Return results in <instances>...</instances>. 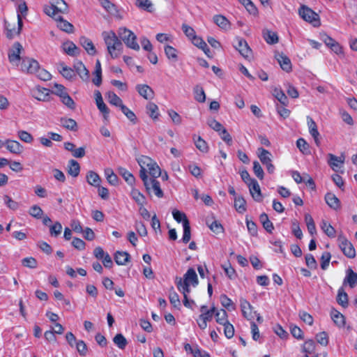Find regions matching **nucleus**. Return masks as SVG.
Segmentation results:
<instances>
[{
    "label": "nucleus",
    "instance_id": "obj_1",
    "mask_svg": "<svg viewBox=\"0 0 357 357\" xmlns=\"http://www.w3.org/2000/svg\"><path fill=\"white\" fill-rule=\"evenodd\" d=\"M102 36L112 59H116L123 52V43L113 31H103Z\"/></svg>",
    "mask_w": 357,
    "mask_h": 357
},
{
    "label": "nucleus",
    "instance_id": "obj_2",
    "mask_svg": "<svg viewBox=\"0 0 357 357\" xmlns=\"http://www.w3.org/2000/svg\"><path fill=\"white\" fill-rule=\"evenodd\" d=\"M118 34L128 48L136 51L139 50V45L137 43V36L132 31L125 27H121L119 29Z\"/></svg>",
    "mask_w": 357,
    "mask_h": 357
},
{
    "label": "nucleus",
    "instance_id": "obj_3",
    "mask_svg": "<svg viewBox=\"0 0 357 357\" xmlns=\"http://www.w3.org/2000/svg\"><path fill=\"white\" fill-rule=\"evenodd\" d=\"M298 14L305 21L312 24L314 27L320 25L319 15L306 6H302L298 10Z\"/></svg>",
    "mask_w": 357,
    "mask_h": 357
},
{
    "label": "nucleus",
    "instance_id": "obj_4",
    "mask_svg": "<svg viewBox=\"0 0 357 357\" xmlns=\"http://www.w3.org/2000/svg\"><path fill=\"white\" fill-rule=\"evenodd\" d=\"M337 241L339 246L344 255L349 259H353L356 257V250L352 243L349 241L343 235H339Z\"/></svg>",
    "mask_w": 357,
    "mask_h": 357
},
{
    "label": "nucleus",
    "instance_id": "obj_5",
    "mask_svg": "<svg viewBox=\"0 0 357 357\" xmlns=\"http://www.w3.org/2000/svg\"><path fill=\"white\" fill-rule=\"evenodd\" d=\"M258 156L261 163L266 167L269 174H273L275 171V167L272 164V154L265 149L260 147L257 149Z\"/></svg>",
    "mask_w": 357,
    "mask_h": 357
},
{
    "label": "nucleus",
    "instance_id": "obj_6",
    "mask_svg": "<svg viewBox=\"0 0 357 357\" xmlns=\"http://www.w3.org/2000/svg\"><path fill=\"white\" fill-rule=\"evenodd\" d=\"M23 50L22 45L19 42H15L8 51V60L10 63L18 66L19 63L22 61L20 54Z\"/></svg>",
    "mask_w": 357,
    "mask_h": 357
},
{
    "label": "nucleus",
    "instance_id": "obj_7",
    "mask_svg": "<svg viewBox=\"0 0 357 357\" xmlns=\"http://www.w3.org/2000/svg\"><path fill=\"white\" fill-rule=\"evenodd\" d=\"M15 23L13 24H10V22H8L6 20H4V28L6 31V36L8 39H12L14 38L15 35H19L21 32V30L23 26V22L22 16L20 15V14L17 16V30H15Z\"/></svg>",
    "mask_w": 357,
    "mask_h": 357
},
{
    "label": "nucleus",
    "instance_id": "obj_8",
    "mask_svg": "<svg viewBox=\"0 0 357 357\" xmlns=\"http://www.w3.org/2000/svg\"><path fill=\"white\" fill-rule=\"evenodd\" d=\"M144 185L145 186L146 190L149 195L153 194L158 198L163 197V191L161 189L160 182L157 179L151 178V179L149 180L146 184H144Z\"/></svg>",
    "mask_w": 357,
    "mask_h": 357
},
{
    "label": "nucleus",
    "instance_id": "obj_9",
    "mask_svg": "<svg viewBox=\"0 0 357 357\" xmlns=\"http://www.w3.org/2000/svg\"><path fill=\"white\" fill-rule=\"evenodd\" d=\"M38 68L39 63L36 60L29 57L22 59L20 69L22 72L33 74L36 73Z\"/></svg>",
    "mask_w": 357,
    "mask_h": 357
},
{
    "label": "nucleus",
    "instance_id": "obj_10",
    "mask_svg": "<svg viewBox=\"0 0 357 357\" xmlns=\"http://www.w3.org/2000/svg\"><path fill=\"white\" fill-rule=\"evenodd\" d=\"M237 44L234 45L236 50L245 58H250L252 55V50L247 41L242 38H236Z\"/></svg>",
    "mask_w": 357,
    "mask_h": 357
},
{
    "label": "nucleus",
    "instance_id": "obj_11",
    "mask_svg": "<svg viewBox=\"0 0 357 357\" xmlns=\"http://www.w3.org/2000/svg\"><path fill=\"white\" fill-rule=\"evenodd\" d=\"M240 305L243 317L248 320L253 319V314H256V312L253 311V307L251 304L246 299L241 298L240 299Z\"/></svg>",
    "mask_w": 357,
    "mask_h": 357
},
{
    "label": "nucleus",
    "instance_id": "obj_12",
    "mask_svg": "<svg viewBox=\"0 0 357 357\" xmlns=\"http://www.w3.org/2000/svg\"><path fill=\"white\" fill-rule=\"evenodd\" d=\"M328 163L332 169L335 172H337L338 169L342 167L344 162V156L342 155L337 157L332 153L328 154Z\"/></svg>",
    "mask_w": 357,
    "mask_h": 357
},
{
    "label": "nucleus",
    "instance_id": "obj_13",
    "mask_svg": "<svg viewBox=\"0 0 357 357\" xmlns=\"http://www.w3.org/2000/svg\"><path fill=\"white\" fill-rule=\"evenodd\" d=\"M135 89L139 94L146 100H151L154 98L153 90L147 84H137Z\"/></svg>",
    "mask_w": 357,
    "mask_h": 357
},
{
    "label": "nucleus",
    "instance_id": "obj_14",
    "mask_svg": "<svg viewBox=\"0 0 357 357\" xmlns=\"http://www.w3.org/2000/svg\"><path fill=\"white\" fill-rule=\"evenodd\" d=\"M248 188L250 192L252 197V198L256 202L261 201V192L259 185L258 182L255 179H252L251 183H249Z\"/></svg>",
    "mask_w": 357,
    "mask_h": 357
},
{
    "label": "nucleus",
    "instance_id": "obj_15",
    "mask_svg": "<svg viewBox=\"0 0 357 357\" xmlns=\"http://www.w3.org/2000/svg\"><path fill=\"white\" fill-rule=\"evenodd\" d=\"M5 146L11 153L19 155L23 151V146L20 142L15 140L6 139Z\"/></svg>",
    "mask_w": 357,
    "mask_h": 357
},
{
    "label": "nucleus",
    "instance_id": "obj_16",
    "mask_svg": "<svg viewBox=\"0 0 357 357\" xmlns=\"http://www.w3.org/2000/svg\"><path fill=\"white\" fill-rule=\"evenodd\" d=\"M147 161L146 166L149 169V173L151 175V178L156 179L161 175V169L156 162H153L150 158H146Z\"/></svg>",
    "mask_w": 357,
    "mask_h": 357
},
{
    "label": "nucleus",
    "instance_id": "obj_17",
    "mask_svg": "<svg viewBox=\"0 0 357 357\" xmlns=\"http://www.w3.org/2000/svg\"><path fill=\"white\" fill-rule=\"evenodd\" d=\"M50 91L45 88L37 87L31 92L32 96L40 101L49 100Z\"/></svg>",
    "mask_w": 357,
    "mask_h": 357
},
{
    "label": "nucleus",
    "instance_id": "obj_18",
    "mask_svg": "<svg viewBox=\"0 0 357 357\" xmlns=\"http://www.w3.org/2000/svg\"><path fill=\"white\" fill-rule=\"evenodd\" d=\"M307 123L310 135L314 138L316 144L319 146L320 144L319 139L318 138L319 136V132H318L316 123L310 116H307Z\"/></svg>",
    "mask_w": 357,
    "mask_h": 357
},
{
    "label": "nucleus",
    "instance_id": "obj_19",
    "mask_svg": "<svg viewBox=\"0 0 357 357\" xmlns=\"http://www.w3.org/2000/svg\"><path fill=\"white\" fill-rule=\"evenodd\" d=\"M325 201L330 208L335 211L341 208L340 199L333 193H326L325 195Z\"/></svg>",
    "mask_w": 357,
    "mask_h": 357
},
{
    "label": "nucleus",
    "instance_id": "obj_20",
    "mask_svg": "<svg viewBox=\"0 0 357 357\" xmlns=\"http://www.w3.org/2000/svg\"><path fill=\"white\" fill-rule=\"evenodd\" d=\"M79 43L89 54L95 55L96 54V49L89 38L86 36H81L79 38Z\"/></svg>",
    "mask_w": 357,
    "mask_h": 357
},
{
    "label": "nucleus",
    "instance_id": "obj_21",
    "mask_svg": "<svg viewBox=\"0 0 357 357\" xmlns=\"http://www.w3.org/2000/svg\"><path fill=\"white\" fill-rule=\"evenodd\" d=\"M275 58L282 70L286 72L291 70V63L289 58L283 54H277Z\"/></svg>",
    "mask_w": 357,
    "mask_h": 357
},
{
    "label": "nucleus",
    "instance_id": "obj_22",
    "mask_svg": "<svg viewBox=\"0 0 357 357\" xmlns=\"http://www.w3.org/2000/svg\"><path fill=\"white\" fill-rule=\"evenodd\" d=\"M183 282L190 284H192V286L195 287L198 284V278L195 271L192 268H190L187 272L185 273L183 276Z\"/></svg>",
    "mask_w": 357,
    "mask_h": 357
},
{
    "label": "nucleus",
    "instance_id": "obj_23",
    "mask_svg": "<svg viewBox=\"0 0 357 357\" xmlns=\"http://www.w3.org/2000/svg\"><path fill=\"white\" fill-rule=\"evenodd\" d=\"M349 284L351 288H354L357 284V273L354 272L351 268L346 271V277L344 279L343 284Z\"/></svg>",
    "mask_w": 357,
    "mask_h": 357
},
{
    "label": "nucleus",
    "instance_id": "obj_24",
    "mask_svg": "<svg viewBox=\"0 0 357 357\" xmlns=\"http://www.w3.org/2000/svg\"><path fill=\"white\" fill-rule=\"evenodd\" d=\"M74 68L82 80L87 81L89 79V72L82 61L76 62L74 64Z\"/></svg>",
    "mask_w": 357,
    "mask_h": 357
},
{
    "label": "nucleus",
    "instance_id": "obj_25",
    "mask_svg": "<svg viewBox=\"0 0 357 357\" xmlns=\"http://www.w3.org/2000/svg\"><path fill=\"white\" fill-rule=\"evenodd\" d=\"M62 47L67 54L73 56L78 55L80 52L79 49L75 45V44L70 41L63 43Z\"/></svg>",
    "mask_w": 357,
    "mask_h": 357
},
{
    "label": "nucleus",
    "instance_id": "obj_26",
    "mask_svg": "<svg viewBox=\"0 0 357 357\" xmlns=\"http://www.w3.org/2000/svg\"><path fill=\"white\" fill-rule=\"evenodd\" d=\"M55 20L58 22L57 26L61 30L67 33H72L73 31V25L68 21L63 20V17L61 15H59L58 17H56Z\"/></svg>",
    "mask_w": 357,
    "mask_h": 357
},
{
    "label": "nucleus",
    "instance_id": "obj_27",
    "mask_svg": "<svg viewBox=\"0 0 357 357\" xmlns=\"http://www.w3.org/2000/svg\"><path fill=\"white\" fill-rule=\"evenodd\" d=\"M59 71L63 77L67 79H71L75 77L74 70L65 65L63 62L59 63Z\"/></svg>",
    "mask_w": 357,
    "mask_h": 357
},
{
    "label": "nucleus",
    "instance_id": "obj_28",
    "mask_svg": "<svg viewBox=\"0 0 357 357\" xmlns=\"http://www.w3.org/2000/svg\"><path fill=\"white\" fill-rule=\"evenodd\" d=\"M87 183L94 187L99 186L101 183V178L99 175L93 171H89L86 176Z\"/></svg>",
    "mask_w": 357,
    "mask_h": 357
},
{
    "label": "nucleus",
    "instance_id": "obj_29",
    "mask_svg": "<svg viewBox=\"0 0 357 357\" xmlns=\"http://www.w3.org/2000/svg\"><path fill=\"white\" fill-rule=\"evenodd\" d=\"M130 256L127 252L117 251L114 255V260L118 265H126Z\"/></svg>",
    "mask_w": 357,
    "mask_h": 357
},
{
    "label": "nucleus",
    "instance_id": "obj_30",
    "mask_svg": "<svg viewBox=\"0 0 357 357\" xmlns=\"http://www.w3.org/2000/svg\"><path fill=\"white\" fill-rule=\"evenodd\" d=\"M213 22L220 28L227 30L229 29L230 23L229 20L222 15H216L213 17Z\"/></svg>",
    "mask_w": 357,
    "mask_h": 357
},
{
    "label": "nucleus",
    "instance_id": "obj_31",
    "mask_svg": "<svg viewBox=\"0 0 357 357\" xmlns=\"http://www.w3.org/2000/svg\"><path fill=\"white\" fill-rule=\"evenodd\" d=\"M263 37L265 41L270 45H273L278 42V34L268 29L263 31Z\"/></svg>",
    "mask_w": 357,
    "mask_h": 357
},
{
    "label": "nucleus",
    "instance_id": "obj_32",
    "mask_svg": "<svg viewBox=\"0 0 357 357\" xmlns=\"http://www.w3.org/2000/svg\"><path fill=\"white\" fill-rule=\"evenodd\" d=\"M135 5L139 9L149 13H152L154 10L153 4L150 0H135Z\"/></svg>",
    "mask_w": 357,
    "mask_h": 357
},
{
    "label": "nucleus",
    "instance_id": "obj_33",
    "mask_svg": "<svg viewBox=\"0 0 357 357\" xmlns=\"http://www.w3.org/2000/svg\"><path fill=\"white\" fill-rule=\"evenodd\" d=\"M60 122L61 126L68 130L76 131L78 129L77 122L73 119L61 118Z\"/></svg>",
    "mask_w": 357,
    "mask_h": 357
},
{
    "label": "nucleus",
    "instance_id": "obj_34",
    "mask_svg": "<svg viewBox=\"0 0 357 357\" xmlns=\"http://www.w3.org/2000/svg\"><path fill=\"white\" fill-rule=\"evenodd\" d=\"M234 207L238 213H243L246 211V201L241 196L235 197Z\"/></svg>",
    "mask_w": 357,
    "mask_h": 357
},
{
    "label": "nucleus",
    "instance_id": "obj_35",
    "mask_svg": "<svg viewBox=\"0 0 357 357\" xmlns=\"http://www.w3.org/2000/svg\"><path fill=\"white\" fill-rule=\"evenodd\" d=\"M80 172V166L75 160H70L68 162V173L73 177H77Z\"/></svg>",
    "mask_w": 357,
    "mask_h": 357
},
{
    "label": "nucleus",
    "instance_id": "obj_36",
    "mask_svg": "<svg viewBox=\"0 0 357 357\" xmlns=\"http://www.w3.org/2000/svg\"><path fill=\"white\" fill-rule=\"evenodd\" d=\"M50 3L59 13H66L68 11V5L63 0H50Z\"/></svg>",
    "mask_w": 357,
    "mask_h": 357
},
{
    "label": "nucleus",
    "instance_id": "obj_37",
    "mask_svg": "<svg viewBox=\"0 0 357 357\" xmlns=\"http://www.w3.org/2000/svg\"><path fill=\"white\" fill-rule=\"evenodd\" d=\"M195 99L199 102H204L206 100V94L204 89L200 85H196L193 89Z\"/></svg>",
    "mask_w": 357,
    "mask_h": 357
},
{
    "label": "nucleus",
    "instance_id": "obj_38",
    "mask_svg": "<svg viewBox=\"0 0 357 357\" xmlns=\"http://www.w3.org/2000/svg\"><path fill=\"white\" fill-rule=\"evenodd\" d=\"M337 302L343 307H347L348 306V295L342 287L338 289Z\"/></svg>",
    "mask_w": 357,
    "mask_h": 357
},
{
    "label": "nucleus",
    "instance_id": "obj_39",
    "mask_svg": "<svg viewBox=\"0 0 357 357\" xmlns=\"http://www.w3.org/2000/svg\"><path fill=\"white\" fill-rule=\"evenodd\" d=\"M331 318L334 323L340 327L344 326L345 324L344 317L338 311L333 310L331 312Z\"/></svg>",
    "mask_w": 357,
    "mask_h": 357
},
{
    "label": "nucleus",
    "instance_id": "obj_40",
    "mask_svg": "<svg viewBox=\"0 0 357 357\" xmlns=\"http://www.w3.org/2000/svg\"><path fill=\"white\" fill-rule=\"evenodd\" d=\"M105 175L107 182L112 185H116L119 183L117 176L114 173V171L111 168H107L105 169Z\"/></svg>",
    "mask_w": 357,
    "mask_h": 357
},
{
    "label": "nucleus",
    "instance_id": "obj_41",
    "mask_svg": "<svg viewBox=\"0 0 357 357\" xmlns=\"http://www.w3.org/2000/svg\"><path fill=\"white\" fill-rule=\"evenodd\" d=\"M108 102L116 107L121 108L123 104L122 100L114 92L109 91L107 94Z\"/></svg>",
    "mask_w": 357,
    "mask_h": 357
},
{
    "label": "nucleus",
    "instance_id": "obj_42",
    "mask_svg": "<svg viewBox=\"0 0 357 357\" xmlns=\"http://www.w3.org/2000/svg\"><path fill=\"white\" fill-rule=\"evenodd\" d=\"M176 280L177 288L183 294V297L188 296L190 291V284L183 282L181 278H176Z\"/></svg>",
    "mask_w": 357,
    "mask_h": 357
},
{
    "label": "nucleus",
    "instance_id": "obj_43",
    "mask_svg": "<svg viewBox=\"0 0 357 357\" xmlns=\"http://www.w3.org/2000/svg\"><path fill=\"white\" fill-rule=\"evenodd\" d=\"M305 221L306 222L307 228L309 233L312 236L315 234L317 231H316V227H315V224H314L312 217L310 214L306 213L305 215Z\"/></svg>",
    "mask_w": 357,
    "mask_h": 357
},
{
    "label": "nucleus",
    "instance_id": "obj_44",
    "mask_svg": "<svg viewBox=\"0 0 357 357\" xmlns=\"http://www.w3.org/2000/svg\"><path fill=\"white\" fill-rule=\"evenodd\" d=\"M147 114L153 119H158L159 113H158V107L153 102H149L146 105Z\"/></svg>",
    "mask_w": 357,
    "mask_h": 357
},
{
    "label": "nucleus",
    "instance_id": "obj_45",
    "mask_svg": "<svg viewBox=\"0 0 357 357\" xmlns=\"http://www.w3.org/2000/svg\"><path fill=\"white\" fill-rule=\"evenodd\" d=\"M113 342L121 349H124L128 344L127 340L121 333L116 334L113 338Z\"/></svg>",
    "mask_w": 357,
    "mask_h": 357
},
{
    "label": "nucleus",
    "instance_id": "obj_46",
    "mask_svg": "<svg viewBox=\"0 0 357 357\" xmlns=\"http://www.w3.org/2000/svg\"><path fill=\"white\" fill-rule=\"evenodd\" d=\"M273 96L283 106L287 105V97L281 89L275 88L273 91Z\"/></svg>",
    "mask_w": 357,
    "mask_h": 357
},
{
    "label": "nucleus",
    "instance_id": "obj_47",
    "mask_svg": "<svg viewBox=\"0 0 357 357\" xmlns=\"http://www.w3.org/2000/svg\"><path fill=\"white\" fill-rule=\"evenodd\" d=\"M206 224L210 229L216 234L223 233L224 231V228L222 225L216 220H213L211 222H210V220H208L206 221Z\"/></svg>",
    "mask_w": 357,
    "mask_h": 357
},
{
    "label": "nucleus",
    "instance_id": "obj_48",
    "mask_svg": "<svg viewBox=\"0 0 357 357\" xmlns=\"http://www.w3.org/2000/svg\"><path fill=\"white\" fill-rule=\"evenodd\" d=\"M183 227V234L182 237V241L184 243H188L191 238V231H190V226L188 220H185Z\"/></svg>",
    "mask_w": 357,
    "mask_h": 357
},
{
    "label": "nucleus",
    "instance_id": "obj_49",
    "mask_svg": "<svg viewBox=\"0 0 357 357\" xmlns=\"http://www.w3.org/2000/svg\"><path fill=\"white\" fill-rule=\"evenodd\" d=\"M321 228L328 237L334 238L335 236V229L326 221L321 222Z\"/></svg>",
    "mask_w": 357,
    "mask_h": 357
},
{
    "label": "nucleus",
    "instance_id": "obj_50",
    "mask_svg": "<svg viewBox=\"0 0 357 357\" xmlns=\"http://www.w3.org/2000/svg\"><path fill=\"white\" fill-rule=\"evenodd\" d=\"M195 144L197 149L203 153H207L208 151V146L205 140L201 137H197V139L194 138Z\"/></svg>",
    "mask_w": 357,
    "mask_h": 357
},
{
    "label": "nucleus",
    "instance_id": "obj_51",
    "mask_svg": "<svg viewBox=\"0 0 357 357\" xmlns=\"http://www.w3.org/2000/svg\"><path fill=\"white\" fill-rule=\"evenodd\" d=\"M169 299L171 303V304L174 307H178L181 306V301L179 299V296L176 292L174 291V287H171L169 295Z\"/></svg>",
    "mask_w": 357,
    "mask_h": 357
},
{
    "label": "nucleus",
    "instance_id": "obj_52",
    "mask_svg": "<svg viewBox=\"0 0 357 357\" xmlns=\"http://www.w3.org/2000/svg\"><path fill=\"white\" fill-rule=\"evenodd\" d=\"M315 342L313 340H308L305 342L303 347V351L305 354H312L315 352Z\"/></svg>",
    "mask_w": 357,
    "mask_h": 357
},
{
    "label": "nucleus",
    "instance_id": "obj_53",
    "mask_svg": "<svg viewBox=\"0 0 357 357\" xmlns=\"http://www.w3.org/2000/svg\"><path fill=\"white\" fill-rule=\"evenodd\" d=\"M216 321L219 324L225 325L226 323H228L227 320V313L225 310H221L220 311H217L215 314Z\"/></svg>",
    "mask_w": 357,
    "mask_h": 357
},
{
    "label": "nucleus",
    "instance_id": "obj_54",
    "mask_svg": "<svg viewBox=\"0 0 357 357\" xmlns=\"http://www.w3.org/2000/svg\"><path fill=\"white\" fill-rule=\"evenodd\" d=\"M119 172L129 185H132L135 183V179L134 176L127 169L124 168H119Z\"/></svg>",
    "mask_w": 357,
    "mask_h": 357
},
{
    "label": "nucleus",
    "instance_id": "obj_55",
    "mask_svg": "<svg viewBox=\"0 0 357 357\" xmlns=\"http://www.w3.org/2000/svg\"><path fill=\"white\" fill-rule=\"evenodd\" d=\"M29 213L35 218L40 219L43 215V211L39 206L33 205L30 207Z\"/></svg>",
    "mask_w": 357,
    "mask_h": 357
},
{
    "label": "nucleus",
    "instance_id": "obj_56",
    "mask_svg": "<svg viewBox=\"0 0 357 357\" xmlns=\"http://www.w3.org/2000/svg\"><path fill=\"white\" fill-rule=\"evenodd\" d=\"M220 303L223 307L228 310H234L235 306L232 301L225 294H222L220 297Z\"/></svg>",
    "mask_w": 357,
    "mask_h": 357
},
{
    "label": "nucleus",
    "instance_id": "obj_57",
    "mask_svg": "<svg viewBox=\"0 0 357 357\" xmlns=\"http://www.w3.org/2000/svg\"><path fill=\"white\" fill-rule=\"evenodd\" d=\"M165 52L169 59H172L174 61L177 60V50L174 47L167 45L165 47Z\"/></svg>",
    "mask_w": 357,
    "mask_h": 357
},
{
    "label": "nucleus",
    "instance_id": "obj_58",
    "mask_svg": "<svg viewBox=\"0 0 357 357\" xmlns=\"http://www.w3.org/2000/svg\"><path fill=\"white\" fill-rule=\"evenodd\" d=\"M296 146L303 153L307 154L310 153L309 144L303 138H299L297 140Z\"/></svg>",
    "mask_w": 357,
    "mask_h": 357
},
{
    "label": "nucleus",
    "instance_id": "obj_59",
    "mask_svg": "<svg viewBox=\"0 0 357 357\" xmlns=\"http://www.w3.org/2000/svg\"><path fill=\"white\" fill-rule=\"evenodd\" d=\"M101 6L109 13L114 14L116 12V6L114 3H111L109 0H99Z\"/></svg>",
    "mask_w": 357,
    "mask_h": 357
},
{
    "label": "nucleus",
    "instance_id": "obj_60",
    "mask_svg": "<svg viewBox=\"0 0 357 357\" xmlns=\"http://www.w3.org/2000/svg\"><path fill=\"white\" fill-rule=\"evenodd\" d=\"M182 30L184 32V33L185 34V36L190 40H192V39H194L196 36H197L195 33V31L194 30V29L185 24H183L182 25Z\"/></svg>",
    "mask_w": 357,
    "mask_h": 357
},
{
    "label": "nucleus",
    "instance_id": "obj_61",
    "mask_svg": "<svg viewBox=\"0 0 357 357\" xmlns=\"http://www.w3.org/2000/svg\"><path fill=\"white\" fill-rule=\"evenodd\" d=\"M121 110L131 122L133 123H136L137 117L132 111L129 109L126 105H122Z\"/></svg>",
    "mask_w": 357,
    "mask_h": 357
},
{
    "label": "nucleus",
    "instance_id": "obj_62",
    "mask_svg": "<svg viewBox=\"0 0 357 357\" xmlns=\"http://www.w3.org/2000/svg\"><path fill=\"white\" fill-rule=\"evenodd\" d=\"M96 105L98 109L103 114L104 117L106 119L109 113V110L103 102L102 98H99L98 100H97Z\"/></svg>",
    "mask_w": 357,
    "mask_h": 357
},
{
    "label": "nucleus",
    "instance_id": "obj_63",
    "mask_svg": "<svg viewBox=\"0 0 357 357\" xmlns=\"http://www.w3.org/2000/svg\"><path fill=\"white\" fill-rule=\"evenodd\" d=\"M76 349L80 356H85L87 354L88 348L83 340H79L76 342Z\"/></svg>",
    "mask_w": 357,
    "mask_h": 357
},
{
    "label": "nucleus",
    "instance_id": "obj_64",
    "mask_svg": "<svg viewBox=\"0 0 357 357\" xmlns=\"http://www.w3.org/2000/svg\"><path fill=\"white\" fill-rule=\"evenodd\" d=\"M22 264L24 266L29 268H36L37 267V261L33 257H26L22 260Z\"/></svg>",
    "mask_w": 357,
    "mask_h": 357
}]
</instances>
